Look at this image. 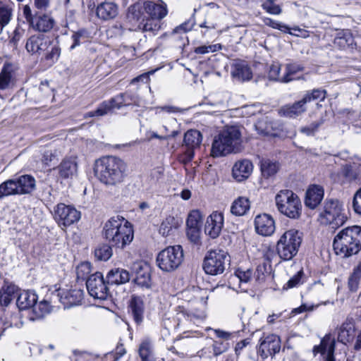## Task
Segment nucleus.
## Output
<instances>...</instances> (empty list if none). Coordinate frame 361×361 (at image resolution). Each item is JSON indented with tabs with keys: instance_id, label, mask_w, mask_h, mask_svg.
<instances>
[{
	"instance_id": "f257e3e1",
	"label": "nucleus",
	"mask_w": 361,
	"mask_h": 361,
	"mask_svg": "<svg viewBox=\"0 0 361 361\" xmlns=\"http://www.w3.org/2000/svg\"><path fill=\"white\" fill-rule=\"evenodd\" d=\"M93 169L95 177L102 183L115 186L124 180L127 165L117 157L104 156L95 161Z\"/></svg>"
},
{
	"instance_id": "f03ea898",
	"label": "nucleus",
	"mask_w": 361,
	"mask_h": 361,
	"mask_svg": "<svg viewBox=\"0 0 361 361\" xmlns=\"http://www.w3.org/2000/svg\"><path fill=\"white\" fill-rule=\"evenodd\" d=\"M102 235L111 246L119 249H124L134 238L131 224L118 216L111 217L104 224Z\"/></svg>"
},
{
	"instance_id": "7ed1b4c3",
	"label": "nucleus",
	"mask_w": 361,
	"mask_h": 361,
	"mask_svg": "<svg viewBox=\"0 0 361 361\" xmlns=\"http://www.w3.org/2000/svg\"><path fill=\"white\" fill-rule=\"evenodd\" d=\"M333 248L336 255L349 258L361 250V226L354 225L341 229L334 236Z\"/></svg>"
},
{
	"instance_id": "20e7f679",
	"label": "nucleus",
	"mask_w": 361,
	"mask_h": 361,
	"mask_svg": "<svg viewBox=\"0 0 361 361\" xmlns=\"http://www.w3.org/2000/svg\"><path fill=\"white\" fill-rule=\"evenodd\" d=\"M241 142V133L238 126H226L215 136L212 146V155L214 157L237 152Z\"/></svg>"
},
{
	"instance_id": "39448f33",
	"label": "nucleus",
	"mask_w": 361,
	"mask_h": 361,
	"mask_svg": "<svg viewBox=\"0 0 361 361\" xmlns=\"http://www.w3.org/2000/svg\"><path fill=\"white\" fill-rule=\"evenodd\" d=\"M278 211L286 216L298 219L302 213V203L299 197L290 190H281L275 197Z\"/></svg>"
},
{
	"instance_id": "423d86ee",
	"label": "nucleus",
	"mask_w": 361,
	"mask_h": 361,
	"mask_svg": "<svg viewBox=\"0 0 361 361\" xmlns=\"http://www.w3.org/2000/svg\"><path fill=\"white\" fill-rule=\"evenodd\" d=\"M319 220L323 224L331 226L332 228L342 226L347 220L343 204L338 200L326 199L319 214Z\"/></svg>"
},
{
	"instance_id": "0eeeda50",
	"label": "nucleus",
	"mask_w": 361,
	"mask_h": 361,
	"mask_svg": "<svg viewBox=\"0 0 361 361\" xmlns=\"http://www.w3.org/2000/svg\"><path fill=\"white\" fill-rule=\"evenodd\" d=\"M302 243L300 233L294 229L286 231L279 238L276 245V252L283 260H290L294 257Z\"/></svg>"
},
{
	"instance_id": "6e6552de",
	"label": "nucleus",
	"mask_w": 361,
	"mask_h": 361,
	"mask_svg": "<svg viewBox=\"0 0 361 361\" xmlns=\"http://www.w3.org/2000/svg\"><path fill=\"white\" fill-rule=\"evenodd\" d=\"M127 20L135 29L141 30L143 32H150L154 35L159 30L157 23L149 24L143 2H137L128 8Z\"/></svg>"
},
{
	"instance_id": "1a4fd4ad",
	"label": "nucleus",
	"mask_w": 361,
	"mask_h": 361,
	"mask_svg": "<svg viewBox=\"0 0 361 361\" xmlns=\"http://www.w3.org/2000/svg\"><path fill=\"white\" fill-rule=\"evenodd\" d=\"M137 97L130 92L120 93L109 100L104 101L94 111L88 112L90 117L103 116L114 109H120L122 107L130 105H138Z\"/></svg>"
},
{
	"instance_id": "9d476101",
	"label": "nucleus",
	"mask_w": 361,
	"mask_h": 361,
	"mask_svg": "<svg viewBox=\"0 0 361 361\" xmlns=\"http://www.w3.org/2000/svg\"><path fill=\"white\" fill-rule=\"evenodd\" d=\"M183 250L180 245L169 246L157 256V266L164 271L176 270L183 261Z\"/></svg>"
},
{
	"instance_id": "9b49d317",
	"label": "nucleus",
	"mask_w": 361,
	"mask_h": 361,
	"mask_svg": "<svg viewBox=\"0 0 361 361\" xmlns=\"http://www.w3.org/2000/svg\"><path fill=\"white\" fill-rule=\"evenodd\" d=\"M229 262V257L226 252L221 250H211L205 256L202 267L207 274L219 275L224 272Z\"/></svg>"
},
{
	"instance_id": "f8f14e48",
	"label": "nucleus",
	"mask_w": 361,
	"mask_h": 361,
	"mask_svg": "<svg viewBox=\"0 0 361 361\" xmlns=\"http://www.w3.org/2000/svg\"><path fill=\"white\" fill-rule=\"evenodd\" d=\"M37 11L34 15L28 5L23 6V13L29 26L41 32H48L54 26V19L48 13Z\"/></svg>"
},
{
	"instance_id": "ddd939ff",
	"label": "nucleus",
	"mask_w": 361,
	"mask_h": 361,
	"mask_svg": "<svg viewBox=\"0 0 361 361\" xmlns=\"http://www.w3.org/2000/svg\"><path fill=\"white\" fill-rule=\"evenodd\" d=\"M54 217L59 226L64 230L79 221L80 213L72 206L59 203L54 208Z\"/></svg>"
},
{
	"instance_id": "4468645a",
	"label": "nucleus",
	"mask_w": 361,
	"mask_h": 361,
	"mask_svg": "<svg viewBox=\"0 0 361 361\" xmlns=\"http://www.w3.org/2000/svg\"><path fill=\"white\" fill-rule=\"evenodd\" d=\"M86 286L89 294L95 299L104 300L109 295L107 283L101 272H96L88 276Z\"/></svg>"
},
{
	"instance_id": "2eb2a0df",
	"label": "nucleus",
	"mask_w": 361,
	"mask_h": 361,
	"mask_svg": "<svg viewBox=\"0 0 361 361\" xmlns=\"http://www.w3.org/2000/svg\"><path fill=\"white\" fill-rule=\"evenodd\" d=\"M202 141V135L197 130H189L183 138V147H185L184 161H190L196 149H199Z\"/></svg>"
},
{
	"instance_id": "dca6fc26",
	"label": "nucleus",
	"mask_w": 361,
	"mask_h": 361,
	"mask_svg": "<svg viewBox=\"0 0 361 361\" xmlns=\"http://www.w3.org/2000/svg\"><path fill=\"white\" fill-rule=\"evenodd\" d=\"M83 291L80 289L71 290L63 294L56 291L55 294H53L51 302L54 303L60 302L63 305L64 308H69L80 305L83 299Z\"/></svg>"
},
{
	"instance_id": "f3484780",
	"label": "nucleus",
	"mask_w": 361,
	"mask_h": 361,
	"mask_svg": "<svg viewBox=\"0 0 361 361\" xmlns=\"http://www.w3.org/2000/svg\"><path fill=\"white\" fill-rule=\"evenodd\" d=\"M18 68L11 63H5L0 72V90L13 88L16 83Z\"/></svg>"
},
{
	"instance_id": "a211bd4d",
	"label": "nucleus",
	"mask_w": 361,
	"mask_h": 361,
	"mask_svg": "<svg viewBox=\"0 0 361 361\" xmlns=\"http://www.w3.org/2000/svg\"><path fill=\"white\" fill-rule=\"evenodd\" d=\"M281 349L280 338L275 334L266 336L260 343L259 353L264 359L274 356Z\"/></svg>"
},
{
	"instance_id": "6ab92c4d",
	"label": "nucleus",
	"mask_w": 361,
	"mask_h": 361,
	"mask_svg": "<svg viewBox=\"0 0 361 361\" xmlns=\"http://www.w3.org/2000/svg\"><path fill=\"white\" fill-rule=\"evenodd\" d=\"M223 226V214L218 212H214L207 219L204 232L212 238H216L219 235Z\"/></svg>"
},
{
	"instance_id": "aec40b11",
	"label": "nucleus",
	"mask_w": 361,
	"mask_h": 361,
	"mask_svg": "<svg viewBox=\"0 0 361 361\" xmlns=\"http://www.w3.org/2000/svg\"><path fill=\"white\" fill-rule=\"evenodd\" d=\"M143 3L149 24L157 23L160 29V20L167 14L166 7L150 1H144Z\"/></svg>"
},
{
	"instance_id": "412c9836",
	"label": "nucleus",
	"mask_w": 361,
	"mask_h": 361,
	"mask_svg": "<svg viewBox=\"0 0 361 361\" xmlns=\"http://www.w3.org/2000/svg\"><path fill=\"white\" fill-rule=\"evenodd\" d=\"M257 233L264 236H269L275 231V222L273 218L267 214H259L255 219Z\"/></svg>"
},
{
	"instance_id": "4be33fe9",
	"label": "nucleus",
	"mask_w": 361,
	"mask_h": 361,
	"mask_svg": "<svg viewBox=\"0 0 361 361\" xmlns=\"http://www.w3.org/2000/svg\"><path fill=\"white\" fill-rule=\"evenodd\" d=\"M49 38L43 35H33L27 39L25 49L32 55H42L46 50Z\"/></svg>"
},
{
	"instance_id": "5701e85b",
	"label": "nucleus",
	"mask_w": 361,
	"mask_h": 361,
	"mask_svg": "<svg viewBox=\"0 0 361 361\" xmlns=\"http://www.w3.org/2000/svg\"><path fill=\"white\" fill-rule=\"evenodd\" d=\"M135 273V283L142 287L149 288L152 285L150 267L147 264L137 263L134 265Z\"/></svg>"
},
{
	"instance_id": "b1692460",
	"label": "nucleus",
	"mask_w": 361,
	"mask_h": 361,
	"mask_svg": "<svg viewBox=\"0 0 361 361\" xmlns=\"http://www.w3.org/2000/svg\"><path fill=\"white\" fill-rule=\"evenodd\" d=\"M334 47L341 49H354L356 46L354 37L350 30H342L336 33L334 39Z\"/></svg>"
},
{
	"instance_id": "393cba45",
	"label": "nucleus",
	"mask_w": 361,
	"mask_h": 361,
	"mask_svg": "<svg viewBox=\"0 0 361 361\" xmlns=\"http://www.w3.org/2000/svg\"><path fill=\"white\" fill-rule=\"evenodd\" d=\"M192 303L195 305L194 307H183V310L179 314H183L184 317L193 322L202 321L206 317L205 312L203 310H198L197 307L199 305L203 306L206 302H203L202 298L195 297Z\"/></svg>"
},
{
	"instance_id": "a878e982",
	"label": "nucleus",
	"mask_w": 361,
	"mask_h": 361,
	"mask_svg": "<svg viewBox=\"0 0 361 361\" xmlns=\"http://www.w3.org/2000/svg\"><path fill=\"white\" fill-rule=\"evenodd\" d=\"M253 169L252 162L248 159H243L235 162L232 169L233 178L238 181L247 178Z\"/></svg>"
},
{
	"instance_id": "bb28decb",
	"label": "nucleus",
	"mask_w": 361,
	"mask_h": 361,
	"mask_svg": "<svg viewBox=\"0 0 361 361\" xmlns=\"http://www.w3.org/2000/svg\"><path fill=\"white\" fill-rule=\"evenodd\" d=\"M306 110V103L302 98L292 104L283 106L279 110V114L282 116L288 118H296L305 112Z\"/></svg>"
},
{
	"instance_id": "cd10ccee",
	"label": "nucleus",
	"mask_w": 361,
	"mask_h": 361,
	"mask_svg": "<svg viewBox=\"0 0 361 361\" xmlns=\"http://www.w3.org/2000/svg\"><path fill=\"white\" fill-rule=\"evenodd\" d=\"M129 308L135 323L140 324L143 322L145 304L141 296L133 295L130 301Z\"/></svg>"
},
{
	"instance_id": "c85d7f7f",
	"label": "nucleus",
	"mask_w": 361,
	"mask_h": 361,
	"mask_svg": "<svg viewBox=\"0 0 361 361\" xmlns=\"http://www.w3.org/2000/svg\"><path fill=\"white\" fill-rule=\"evenodd\" d=\"M46 50L42 53L43 59L49 65L56 63L61 56V49L57 40H51L47 44Z\"/></svg>"
},
{
	"instance_id": "c756f323",
	"label": "nucleus",
	"mask_w": 361,
	"mask_h": 361,
	"mask_svg": "<svg viewBox=\"0 0 361 361\" xmlns=\"http://www.w3.org/2000/svg\"><path fill=\"white\" fill-rule=\"evenodd\" d=\"M323 197V188L319 185H313L310 187L306 192L305 204L306 207L313 209L320 204Z\"/></svg>"
},
{
	"instance_id": "7c9ffc66",
	"label": "nucleus",
	"mask_w": 361,
	"mask_h": 361,
	"mask_svg": "<svg viewBox=\"0 0 361 361\" xmlns=\"http://www.w3.org/2000/svg\"><path fill=\"white\" fill-rule=\"evenodd\" d=\"M53 294H55V293H51L49 300L46 299L40 301L39 303H35L32 308V314L30 316V320L35 321L42 319L51 311L52 305L51 303L55 304L54 302H51Z\"/></svg>"
},
{
	"instance_id": "2f4dec72",
	"label": "nucleus",
	"mask_w": 361,
	"mask_h": 361,
	"mask_svg": "<svg viewBox=\"0 0 361 361\" xmlns=\"http://www.w3.org/2000/svg\"><path fill=\"white\" fill-rule=\"evenodd\" d=\"M117 15L118 6L113 2L105 1L97 6V16L104 20L114 19Z\"/></svg>"
},
{
	"instance_id": "473e14b6",
	"label": "nucleus",
	"mask_w": 361,
	"mask_h": 361,
	"mask_svg": "<svg viewBox=\"0 0 361 361\" xmlns=\"http://www.w3.org/2000/svg\"><path fill=\"white\" fill-rule=\"evenodd\" d=\"M130 273L123 269L116 268L110 270L106 275L107 284L120 285L130 281Z\"/></svg>"
},
{
	"instance_id": "72a5a7b5",
	"label": "nucleus",
	"mask_w": 361,
	"mask_h": 361,
	"mask_svg": "<svg viewBox=\"0 0 361 361\" xmlns=\"http://www.w3.org/2000/svg\"><path fill=\"white\" fill-rule=\"evenodd\" d=\"M19 195L30 194L35 189V179L30 175L15 178Z\"/></svg>"
},
{
	"instance_id": "f704fd0d",
	"label": "nucleus",
	"mask_w": 361,
	"mask_h": 361,
	"mask_svg": "<svg viewBox=\"0 0 361 361\" xmlns=\"http://www.w3.org/2000/svg\"><path fill=\"white\" fill-rule=\"evenodd\" d=\"M231 75L239 81L249 80L252 78V71L245 62H235L233 65Z\"/></svg>"
},
{
	"instance_id": "c9c22d12",
	"label": "nucleus",
	"mask_w": 361,
	"mask_h": 361,
	"mask_svg": "<svg viewBox=\"0 0 361 361\" xmlns=\"http://www.w3.org/2000/svg\"><path fill=\"white\" fill-rule=\"evenodd\" d=\"M37 299L38 297L35 292L27 290L18 294L16 302L20 310H25L30 307L33 308Z\"/></svg>"
},
{
	"instance_id": "e433bc0d",
	"label": "nucleus",
	"mask_w": 361,
	"mask_h": 361,
	"mask_svg": "<svg viewBox=\"0 0 361 361\" xmlns=\"http://www.w3.org/2000/svg\"><path fill=\"white\" fill-rule=\"evenodd\" d=\"M355 327L348 321L343 322L338 329V341L343 344L350 342L354 338Z\"/></svg>"
},
{
	"instance_id": "4c0bfd02",
	"label": "nucleus",
	"mask_w": 361,
	"mask_h": 361,
	"mask_svg": "<svg viewBox=\"0 0 361 361\" xmlns=\"http://www.w3.org/2000/svg\"><path fill=\"white\" fill-rule=\"evenodd\" d=\"M61 177L63 178H71L77 172V163L74 159H65L58 167Z\"/></svg>"
},
{
	"instance_id": "58836bf2",
	"label": "nucleus",
	"mask_w": 361,
	"mask_h": 361,
	"mask_svg": "<svg viewBox=\"0 0 361 361\" xmlns=\"http://www.w3.org/2000/svg\"><path fill=\"white\" fill-rule=\"evenodd\" d=\"M18 288L16 286L12 284L4 286L0 290V304L7 306L12 300L18 298Z\"/></svg>"
},
{
	"instance_id": "ea45409f",
	"label": "nucleus",
	"mask_w": 361,
	"mask_h": 361,
	"mask_svg": "<svg viewBox=\"0 0 361 361\" xmlns=\"http://www.w3.org/2000/svg\"><path fill=\"white\" fill-rule=\"evenodd\" d=\"M250 201L245 197H239L232 204L231 212L235 216H243L250 209Z\"/></svg>"
},
{
	"instance_id": "a19ab883",
	"label": "nucleus",
	"mask_w": 361,
	"mask_h": 361,
	"mask_svg": "<svg viewBox=\"0 0 361 361\" xmlns=\"http://www.w3.org/2000/svg\"><path fill=\"white\" fill-rule=\"evenodd\" d=\"M19 195L15 178L8 179L0 184V199L5 197Z\"/></svg>"
},
{
	"instance_id": "79ce46f5",
	"label": "nucleus",
	"mask_w": 361,
	"mask_h": 361,
	"mask_svg": "<svg viewBox=\"0 0 361 361\" xmlns=\"http://www.w3.org/2000/svg\"><path fill=\"white\" fill-rule=\"evenodd\" d=\"M178 226V220L172 216H169L161 222L159 232L163 236H168Z\"/></svg>"
},
{
	"instance_id": "37998d69",
	"label": "nucleus",
	"mask_w": 361,
	"mask_h": 361,
	"mask_svg": "<svg viewBox=\"0 0 361 361\" xmlns=\"http://www.w3.org/2000/svg\"><path fill=\"white\" fill-rule=\"evenodd\" d=\"M138 353L142 361H154L153 348L149 341H142L140 344Z\"/></svg>"
},
{
	"instance_id": "c03bdc74",
	"label": "nucleus",
	"mask_w": 361,
	"mask_h": 361,
	"mask_svg": "<svg viewBox=\"0 0 361 361\" xmlns=\"http://www.w3.org/2000/svg\"><path fill=\"white\" fill-rule=\"evenodd\" d=\"M279 169V164L276 161H271L269 159L262 160L261 163V171L262 176L269 178L274 176Z\"/></svg>"
},
{
	"instance_id": "a18cd8bd",
	"label": "nucleus",
	"mask_w": 361,
	"mask_h": 361,
	"mask_svg": "<svg viewBox=\"0 0 361 361\" xmlns=\"http://www.w3.org/2000/svg\"><path fill=\"white\" fill-rule=\"evenodd\" d=\"M305 281V275L301 269L296 274L293 275L283 286V290H288L302 284Z\"/></svg>"
},
{
	"instance_id": "49530a36",
	"label": "nucleus",
	"mask_w": 361,
	"mask_h": 361,
	"mask_svg": "<svg viewBox=\"0 0 361 361\" xmlns=\"http://www.w3.org/2000/svg\"><path fill=\"white\" fill-rule=\"evenodd\" d=\"M111 245L103 244L94 250V257L100 261H107L113 255Z\"/></svg>"
},
{
	"instance_id": "de8ad7c7",
	"label": "nucleus",
	"mask_w": 361,
	"mask_h": 361,
	"mask_svg": "<svg viewBox=\"0 0 361 361\" xmlns=\"http://www.w3.org/2000/svg\"><path fill=\"white\" fill-rule=\"evenodd\" d=\"M326 91L325 90L317 88L312 91H307L302 97V99L307 104L312 101L319 99L324 101L326 98Z\"/></svg>"
},
{
	"instance_id": "09e8293b",
	"label": "nucleus",
	"mask_w": 361,
	"mask_h": 361,
	"mask_svg": "<svg viewBox=\"0 0 361 361\" xmlns=\"http://www.w3.org/2000/svg\"><path fill=\"white\" fill-rule=\"evenodd\" d=\"M304 68L300 64L289 63L286 66V74L282 76L281 82L287 83L293 80L291 77L295 73L303 71Z\"/></svg>"
},
{
	"instance_id": "8fccbe9b",
	"label": "nucleus",
	"mask_w": 361,
	"mask_h": 361,
	"mask_svg": "<svg viewBox=\"0 0 361 361\" xmlns=\"http://www.w3.org/2000/svg\"><path fill=\"white\" fill-rule=\"evenodd\" d=\"M12 8L7 5L0 4V29L7 25L11 20Z\"/></svg>"
},
{
	"instance_id": "3c124183",
	"label": "nucleus",
	"mask_w": 361,
	"mask_h": 361,
	"mask_svg": "<svg viewBox=\"0 0 361 361\" xmlns=\"http://www.w3.org/2000/svg\"><path fill=\"white\" fill-rule=\"evenodd\" d=\"M202 215L199 210H192L188 214L186 224L188 228H200L202 223Z\"/></svg>"
},
{
	"instance_id": "603ef678",
	"label": "nucleus",
	"mask_w": 361,
	"mask_h": 361,
	"mask_svg": "<svg viewBox=\"0 0 361 361\" xmlns=\"http://www.w3.org/2000/svg\"><path fill=\"white\" fill-rule=\"evenodd\" d=\"M262 8L268 13L271 15H280L282 9L279 4H276L274 0H265L262 4Z\"/></svg>"
},
{
	"instance_id": "864d4df0",
	"label": "nucleus",
	"mask_w": 361,
	"mask_h": 361,
	"mask_svg": "<svg viewBox=\"0 0 361 361\" xmlns=\"http://www.w3.org/2000/svg\"><path fill=\"white\" fill-rule=\"evenodd\" d=\"M360 280L361 276L353 271L348 279V288L350 292L355 293L357 291Z\"/></svg>"
},
{
	"instance_id": "5fc2aeb1",
	"label": "nucleus",
	"mask_w": 361,
	"mask_h": 361,
	"mask_svg": "<svg viewBox=\"0 0 361 361\" xmlns=\"http://www.w3.org/2000/svg\"><path fill=\"white\" fill-rule=\"evenodd\" d=\"M341 173L345 178L350 181L357 178V172L353 169V166L349 164L342 166Z\"/></svg>"
},
{
	"instance_id": "6e6d98bb",
	"label": "nucleus",
	"mask_w": 361,
	"mask_h": 361,
	"mask_svg": "<svg viewBox=\"0 0 361 361\" xmlns=\"http://www.w3.org/2000/svg\"><path fill=\"white\" fill-rule=\"evenodd\" d=\"M91 272V264L89 262H82L76 268V274L78 279L85 280Z\"/></svg>"
},
{
	"instance_id": "4d7b16f0",
	"label": "nucleus",
	"mask_w": 361,
	"mask_h": 361,
	"mask_svg": "<svg viewBox=\"0 0 361 361\" xmlns=\"http://www.w3.org/2000/svg\"><path fill=\"white\" fill-rule=\"evenodd\" d=\"M263 21L266 25H267L271 28L281 30L284 32H287L290 30V28L286 25H284L280 22L274 20L270 18H265Z\"/></svg>"
},
{
	"instance_id": "13d9d810",
	"label": "nucleus",
	"mask_w": 361,
	"mask_h": 361,
	"mask_svg": "<svg viewBox=\"0 0 361 361\" xmlns=\"http://www.w3.org/2000/svg\"><path fill=\"white\" fill-rule=\"evenodd\" d=\"M281 67L279 64H272L269 70L268 78L271 80H276L281 82L282 77H280L279 73Z\"/></svg>"
},
{
	"instance_id": "bf43d9fd",
	"label": "nucleus",
	"mask_w": 361,
	"mask_h": 361,
	"mask_svg": "<svg viewBox=\"0 0 361 361\" xmlns=\"http://www.w3.org/2000/svg\"><path fill=\"white\" fill-rule=\"evenodd\" d=\"M322 123V121L313 122L307 126L302 127L300 128V132L308 136L314 135Z\"/></svg>"
},
{
	"instance_id": "052dcab7",
	"label": "nucleus",
	"mask_w": 361,
	"mask_h": 361,
	"mask_svg": "<svg viewBox=\"0 0 361 361\" xmlns=\"http://www.w3.org/2000/svg\"><path fill=\"white\" fill-rule=\"evenodd\" d=\"M353 209L355 214L361 216V188L354 195Z\"/></svg>"
},
{
	"instance_id": "680f3d73",
	"label": "nucleus",
	"mask_w": 361,
	"mask_h": 361,
	"mask_svg": "<svg viewBox=\"0 0 361 361\" xmlns=\"http://www.w3.org/2000/svg\"><path fill=\"white\" fill-rule=\"evenodd\" d=\"M228 343L224 341H215L213 344V353L215 356H218L228 348Z\"/></svg>"
},
{
	"instance_id": "e2e57ef3",
	"label": "nucleus",
	"mask_w": 361,
	"mask_h": 361,
	"mask_svg": "<svg viewBox=\"0 0 361 361\" xmlns=\"http://www.w3.org/2000/svg\"><path fill=\"white\" fill-rule=\"evenodd\" d=\"M236 276L239 279L241 283H247L252 277V271L247 269L246 271L238 269L235 271Z\"/></svg>"
},
{
	"instance_id": "0e129e2a",
	"label": "nucleus",
	"mask_w": 361,
	"mask_h": 361,
	"mask_svg": "<svg viewBox=\"0 0 361 361\" xmlns=\"http://www.w3.org/2000/svg\"><path fill=\"white\" fill-rule=\"evenodd\" d=\"M187 235L191 242L195 244L200 243V228H188Z\"/></svg>"
},
{
	"instance_id": "69168bd1",
	"label": "nucleus",
	"mask_w": 361,
	"mask_h": 361,
	"mask_svg": "<svg viewBox=\"0 0 361 361\" xmlns=\"http://www.w3.org/2000/svg\"><path fill=\"white\" fill-rule=\"evenodd\" d=\"M265 272H268L267 264L266 263H263L262 264L257 266L255 273L256 280L258 281H264Z\"/></svg>"
},
{
	"instance_id": "338daca9",
	"label": "nucleus",
	"mask_w": 361,
	"mask_h": 361,
	"mask_svg": "<svg viewBox=\"0 0 361 361\" xmlns=\"http://www.w3.org/2000/svg\"><path fill=\"white\" fill-rule=\"evenodd\" d=\"M51 0H35V6L38 11H47L50 7Z\"/></svg>"
},
{
	"instance_id": "774afa93",
	"label": "nucleus",
	"mask_w": 361,
	"mask_h": 361,
	"mask_svg": "<svg viewBox=\"0 0 361 361\" xmlns=\"http://www.w3.org/2000/svg\"><path fill=\"white\" fill-rule=\"evenodd\" d=\"M83 37L82 32L79 31L77 32H74L71 36V39L73 41V44L70 47V49L72 50L75 49L76 47L80 45L81 39Z\"/></svg>"
}]
</instances>
